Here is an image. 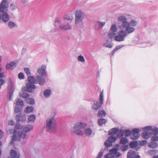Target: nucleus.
<instances>
[{
	"label": "nucleus",
	"mask_w": 158,
	"mask_h": 158,
	"mask_svg": "<svg viewBox=\"0 0 158 158\" xmlns=\"http://www.w3.org/2000/svg\"><path fill=\"white\" fill-rule=\"evenodd\" d=\"M27 89L26 91L28 92H31L33 89L36 88V86L34 84L27 83L26 85Z\"/></svg>",
	"instance_id": "nucleus-16"
},
{
	"label": "nucleus",
	"mask_w": 158,
	"mask_h": 158,
	"mask_svg": "<svg viewBox=\"0 0 158 158\" xmlns=\"http://www.w3.org/2000/svg\"><path fill=\"white\" fill-rule=\"evenodd\" d=\"M24 70L27 75H30L31 74L30 70L28 68H25L24 69Z\"/></svg>",
	"instance_id": "nucleus-58"
},
{
	"label": "nucleus",
	"mask_w": 158,
	"mask_h": 158,
	"mask_svg": "<svg viewBox=\"0 0 158 158\" xmlns=\"http://www.w3.org/2000/svg\"><path fill=\"white\" fill-rule=\"evenodd\" d=\"M106 114V113L105 111L102 110H99L98 113L97 114V115L99 117H105Z\"/></svg>",
	"instance_id": "nucleus-34"
},
{
	"label": "nucleus",
	"mask_w": 158,
	"mask_h": 158,
	"mask_svg": "<svg viewBox=\"0 0 158 158\" xmlns=\"http://www.w3.org/2000/svg\"><path fill=\"white\" fill-rule=\"evenodd\" d=\"M22 111V108L21 107H19L17 106H15V107L14 112L15 113H19Z\"/></svg>",
	"instance_id": "nucleus-43"
},
{
	"label": "nucleus",
	"mask_w": 158,
	"mask_h": 158,
	"mask_svg": "<svg viewBox=\"0 0 158 158\" xmlns=\"http://www.w3.org/2000/svg\"><path fill=\"white\" fill-rule=\"evenodd\" d=\"M87 124L85 123L78 122L74 125L72 131L73 133L79 135H83L84 132L81 129L85 127Z\"/></svg>",
	"instance_id": "nucleus-3"
},
{
	"label": "nucleus",
	"mask_w": 158,
	"mask_h": 158,
	"mask_svg": "<svg viewBox=\"0 0 158 158\" xmlns=\"http://www.w3.org/2000/svg\"><path fill=\"white\" fill-rule=\"evenodd\" d=\"M99 102L101 105L103 103V95L102 92L100 94Z\"/></svg>",
	"instance_id": "nucleus-51"
},
{
	"label": "nucleus",
	"mask_w": 158,
	"mask_h": 158,
	"mask_svg": "<svg viewBox=\"0 0 158 158\" xmlns=\"http://www.w3.org/2000/svg\"><path fill=\"white\" fill-rule=\"evenodd\" d=\"M115 33L114 32L112 31L109 33V38H114H114L115 36H117L118 35H117L115 36ZM114 40H115V39Z\"/></svg>",
	"instance_id": "nucleus-53"
},
{
	"label": "nucleus",
	"mask_w": 158,
	"mask_h": 158,
	"mask_svg": "<svg viewBox=\"0 0 158 158\" xmlns=\"http://www.w3.org/2000/svg\"><path fill=\"white\" fill-rule=\"evenodd\" d=\"M35 116L34 115H30L28 117V122L30 123L33 122L35 119Z\"/></svg>",
	"instance_id": "nucleus-35"
},
{
	"label": "nucleus",
	"mask_w": 158,
	"mask_h": 158,
	"mask_svg": "<svg viewBox=\"0 0 158 158\" xmlns=\"http://www.w3.org/2000/svg\"><path fill=\"white\" fill-rule=\"evenodd\" d=\"M14 122L12 120H9L8 122V124L9 125L13 126L14 125Z\"/></svg>",
	"instance_id": "nucleus-59"
},
{
	"label": "nucleus",
	"mask_w": 158,
	"mask_h": 158,
	"mask_svg": "<svg viewBox=\"0 0 158 158\" xmlns=\"http://www.w3.org/2000/svg\"><path fill=\"white\" fill-rule=\"evenodd\" d=\"M152 134L148 131H144L141 134V136L144 139H148L151 136Z\"/></svg>",
	"instance_id": "nucleus-23"
},
{
	"label": "nucleus",
	"mask_w": 158,
	"mask_h": 158,
	"mask_svg": "<svg viewBox=\"0 0 158 158\" xmlns=\"http://www.w3.org/2000/svg\"><path fill=\"white\" fill-rule=\"evenodd\" d=\"M72 26L69 23L66 24H62L59 26V28L63 31L70 30L71 29Z\"/></svg>",
	"instance_id": "nucleus-15"
},
{
	"label": "nucleus",
	"mask_w": 158,
	"mask_h": 158,
	"mask_svg": "<svg viewBox=\"0 0 158 158\" xmlns=\"http://www.w3.org/2000/svg\"><path fill=\"white\" fill-rule=\"evenodd\" d=\"M127 139L126 137H123L121 138L120 141L121 144H125L128 142Z\"/></svg>",
	"instance_id": "nucleus-44"
},
{
	"label": "nucleus",
	"mask_w": 158,
	"mask_h": 158,
	"mask_svg": "<svg viewBox=\"0 0 158 158\" xmlns=\"http://www.w3.org/2000/svg\"><path fill=\"white\" fill-rule=\"evenodd\" d=\"M106 122V120L103 118H101L98 120V123L100 126H102L104 124H105Z\"/></svg>",
	"instance_id": "nucleus-42"
},
{
	"label": "nucleus",
	"mask_w": 158,
	"mask_h": 158,
	"mask_svg": "<svg viewBox=\"0 0 158 158\" xmlns=\"http://www.w3.org/2000/svg\"><path fill=\"white\" fill-rule=\"evenodd\" d=\"M136 153L133 150H130L128 152L127 158H134L135 156Z\"/></svg>",
	"instance_id": "nucleus-25"
},
{
	"label": "nucleus",
	"mask_w": 158,
	"mask_h": 158,
	"mask_svg": "<svg viewBox=\"0 0 158 158\" xmlns=\"http://www.w3.org/2000/svg\"><path fill=\"white\" fill-rule=\"evenodd\" d=\"M85 14L81 10H78L75 11V23L76 25L82 23L85 18Z\"/></svg>",
	"instance_id": "nucleus-4"
},
{
	"label": "nucleus",
	"mask_w": 158,
	"mask_h": 158,
	"mask_svg": "<svg viewBox=\"0 0 158 158\" xmlns=\"http://www.w3.org/2000/svg\"><path fill=\"white\" fill-rule=\"evenodd\" d=\"M152 126H147L144 127L143 128V130L144 131H152Z\"/></svg>",
	"instance_id": "nucleus-49"
},
{
	"label": "nucleus",
	"mask_w": 158,
	"mask_h": 158,
	"mask_svg": "<svg viewBox=\"0 0 158 158\" xmlns=\"http://www.w3.org/2000/svg\"><path fill=\"white\" fill-rule=\"evenodd\" d=\"M61 22L62 20L60 18H56L55 19L54 25L55 27H58L59 28V26L62 24H61Z\"/></svg>",
	"instance_id": "nucleus-19"
},
{
	"label": "nucleus",
	"mask_w": 158,
	"mask_h": 158,
	"mask_svg": "<svg viewBox=\"0 0 158 158\" xmlns=\"http://www.w3.org/2000/svg\"><path fill=\"white\" fill-rule=\"evenodd\" d=\"M148 146L151 148H153L157 147L158 144L156 142L152 141L151 143H148Z\"/></svg>",
	"instance_id": "nucleus-29"
},
{
	"label": "nucleus",
	"mask_w": 158,
	"mask_h": 158,
	"mask_svg": "<svg viewBox=\"0 0 158 158\" xmlns=\"http://www.w3.org/2000/svg\"><path fill=\"white\" fill-rule=\"evenodd\" d=\"M26 101L27 103L31 105L34 104L35 103L34 100L32 98H27L26 99Z\"/></svg>",
	"instance_id": "nucleus-38"
},
{
	"label": "nucleus",
	"mask_w": 158,
	"mask_h": 158,
	"mask_svg": "<svg viewBox=\"0 0 158 158\" xmlns=\"http://www.w3.org/2000/svg\"><path fill=\"white\" fill-rule=\"evenodd\" d=\"M9 2L8 0H2L0 3V12L2 13L8 12Z\"/></svg>",
	"instance_id": "nucleus-7"
},
{
	"label": "nucleus",
	"mask_w": 158,
	"mask_h": 158,
	"mask_svg": "<svg viewBox=\"0 0 158 158\" xmlns=\"http://www.w3.org/2000/svg\"><path fill=\"white\" fill-rule=\"evenodd\" d=\"M77 60L82 63H84L85 62V59L83 56L80 55L77 57Z\"/></svg>",
	"instance_id": "nucleus-47"
},
{
	"label": "nucleus",
	"mask_w": 158,
	"mask_h": 158,
	"mask_svg": "<svg viewBox=\"0 0 158 158\" xmlns=\"http://www.w3.org/2000/svg\"><path fill=\"white\" fill-rule=\"evenodd\" d=\"M18 136L19 138L22 139H24L27 137V134L24 131H20L18 132Z\"/></svg>",
	"instance_id": "nucleus-22"
},
{
	"label": "nucleus",
	"mask_w": 158,
	"mask_h": 158,
	"mask_svg": "<svg viewBox=\"0 0 158 158\" xmlns=\"http://www.w3.org/2000/svg\"><path fill=\"white\" fill-rule=\"evenodd\" d=\"M103 46L104 47H106L107 48H111L112 47L113 45L111 44L110 43H109L108 42H106V43H103Z\"/></svg>",
	"instance_id": "nucleus-54"
},
{
	"label": "nucleus",
	"mask_w": 158,
	"mask_h": 158,
	"mask_svg": "<svg viewBox=\"0 0 158 158\" xmlns=\"http://www.w3.org/2000/svg\"><path fill=\"white\" fill-rule=\"evenodd\" d=\"M120 133V135L119 136H122L123 135V134H124L126 136L128 137L129 135L131 136V131L129 130H125L123 131L122 130H121L119 131Z\"/></svg>",
	"instance_id": "nucleus-20"
},
{
	"label": "nucleus",
	"mask_w": 158,
	"mask_h": 158,
	"mask_svg": "<svg viewBox=\"0 0 158 158\" xmlns=\"http://www.w3.org/2000/svg\"><path fill=\"white\" fill-rule=\"evenodd\" d=\"M44 76L37 75L36 76V83L40 85H44L46 82V80Z\"/></svg>",
	"instance_id": "nucleus-10"
},
{
	"label": "nucleus",
	"mask_w": 158,
	"mask_h": 158,
	"mask_svg": "<svg viewBox=\"0 0 158 158\" xmlns=\"http://www.w3.org/2000/svg\"><path fill=\"white\" fill-rule=\"evenodd\" d=\"M10 83L11 86V89L9 91L8 95L9 99L10 101L12 100V97L13 96V93L14 91V89L13 87L12 82V81H10Z\"/></svg>",
	"instance_id": "nucleus-21"
},
{
	"label": "nucleus",
	"mask_w": 158,
	"mask_h": 158,
	"mask_svg": "<svg viewBox=\"0 0 158 158\" xmlns=\"http://www.w3.org/2000/svg\"><path fill=\"white\" fill-rule=\"evenodd\" d=\"M140 130L138 128H135L132 129L131 134V135L130 138L133 140H136L139 137Z\"/></svg>",
	"instance_id": "nucleus-9"
},
{
	"label": "nucleus",
	"mask_w": 158,
	"mask_h": 158,
	"mask_svg": "<svg viewBox=\"0 0 158 158\" xmlns=\"http://www.w3.org/2000/svg\"><path fill=\"white\" fill-rule=\"evenodd\" d=\"M19 95L20 97L24 98H27L29 96V95L26 93L22 92L19 93Z\"/></svg>",
	"instance_id": "nucleus-48"
},
{
	"label": "nucleus",
	"mask_w": 158,
	"mask_h": 158,
	"mask_svg": "<svg viewBox=\"0 0 158 158\" xmlns=\"http://www.w3.org/2000/svg\"><path fill=\"white\" fill-rule=\"evenodd\" d=\"M3 134V131L2 130H0V139L2 137Z\"/></svg>",
	"instance_id": "nucleus-63"
},
{
	"label": "nucleus",
	"mask_w": 158,
	"mask_h": 158,
	"mask_svg": "<svg viewBox=\"0 0 158 158\" xmlns=\"http://www.w3.org/2000/svg\"><path fill=\"white\" fill-rule=\"evenodd\" d=\"M110 30L112 31L116 32L117 30V28L115 24L112 25L111 28Z\"/></svg>",
	"instance_id": "nucleus-52"
},
{
	"label": "nucleus",
	"mask_w": 158,
	"mask_h": 158,
	"mask_svg": "<svg viewBox=\"0 0 158 158\" xmlns=\"http://www.w3.org/2000/svg\"><path fill=\"white\" fill-rule=\"evenodd\" d=\"M127 17L124 15H120L118 17V26L120 30L125 29L127 22Z\"/></svg>",
	"instance_id": "nucleus-5"
},
{
	"label": "nucleus",
	"mask_w": 158,
	"mask_h": 158,
	"mask_svg": "<svg viewBox=\"0 0 158 158\" xmlns=\"http://www.w3.org/2000/svg\"><path fill=\"white\" fill-rule=\"evenodd\" d=\"M28 81L29 83H36V77L32 76H29L28 77Z\"/></svg>",
	"instance_id": "nucleus-27"
},
{
	"label": "nucleus",
	"mask_w": 158,
	"mask_h": 158,
	"mask_svg": "<svg viewBox=\"0 0 158 158\" xmlns=\"http://www.w3.org/2000/svg\"><path fill=\"white\" fill-rule=\"evenodd\" d=\"M4 83L3 79H0V86L2 85Z\"/></svg>",
	"instance_id": "nucleus-64"
},
{
	"label": "nucleus",
	"mask_w": 158,
	"mask_h": 158,
	"mask_svg": "<svg viewBox=\"0 0 158 158\" xmlns=\"http://www.w3.org/2000/svg\"><path fill=\"white\" fill-rule=\"evenodd\" d=\"M103 150L102 149L100 150L99 152V154L97 157V158H101L102 155L103 154Z\"/></svg>",
	"instance_id": "nucleus-57"
},
{
	"label": "nucleus",
	"mask_w": 158,
	"mask_h": 158,
	"mask_svg": "<svg viewBox=\"0 0 158 158\" xmlns=\"http://www.w3.org/2000/svg\"><path fill=\"white\" fill-rule=\"evenodd\" d=\"M18 77L20 79H23L24 78V75L23 73H20L18 75Z\"/></svg>",
	"instance_id": "nucleus-60"
},
{
	"label": "nucleus",
	"mask_w": 158,
	"mask_h": 158,
	"mask_svg": "<svg viewBox=\"0 0 158 158\" xmlns=\"http://www.w3.org/2000/svg\"><path fill=\"white\" fill-rule=\"evenodd\" d=\"M34 108L32 106H27L24 110V112L27 114H29L32 112Z\"/></svg>",
	"instance_id": "nucleus-30"
},
{
	"label": "nucleus",
	"mask_w": 158,
	"mask_h": 158,
	"mask_svg": "<svg viewBox=\"0 0 158 158\" xmlns=\"http://www.w3.org/2000/svg\"><path fill=\"white\" fill-rule=\"evenodd\" d=\"M92 130L90 128H87L84 130V133L85 135L88 136H90L92 134Z\"/></svg>",
	"instance_id": "nucleus-28"
},
{
	"label": "nucleus",
	"mask_w": 158,
	"mask_h": 158,
	"mask_svg": "<svg viewBox=\"0 0 158 158\" xmlns=\"http://www.w3.org/2000/svg\"><path fill=\"white\" fill-rule=\"evenodd\" d=\"M13 129H10L7 131V133L9 134H11L13 132Z\"/></svg>",
	"instance_id": "nucleus-62"
},
{
	"label": "nucleus",
	"mask_w": 158,
	"mask_h": 158,
	"mask_svg": "<svg viewBox=\"0 0 158 158\" xmlns=\"http://www.w3.org/2000/svg\"><path fill=\"white\" fill-rule=\"evenodd\" d=\"M14 104H15L17 106H23L24 105L23 101L19 98H17L15 100L14 102Z\"/></svg>",
	"instance_id": "nucleus-24"
},
{
	"label": "nucleus",
	"mask_w": 158,
	"mask_h": 158,
	"mask_svg": "<svg viewBox=\"0 0 158 158\" xmlns=\"http://www.w3.org/2000/svg\"><path fill=\"white\" fill-rule=\"evenodd\" d=\"M33 128V127L32 125L29 124L26 125L23 127V130L25 132H29L32 131Z\"/></svg>",
	"instance_id": "nucleus-18"
},
{
	"label": "nucleus",
	"mask_w": 158,
	"mask_h": 158,
	"mask_svg": "<svg viewBox=\"0 0 158 158\" xmlns=\"http://www.w3.org/2000/svg\"><path fill=\"white\" fill-rule=\"evenodd\" d=\"M10 18L8 12L2 13L1 17V20L5 23L8 22L10 19Z\"/></svg>",
	"instance_id": "nucleus-14"
},
{
	"label": "nucleus",
	"mask_w": 158,
	"mask_h": 158,
	"mask_svg": "<svg viewBox=\"0 0 158 158\" xmlns=\"http://www.w3.org/2000/svg\"><path fill=\"white\" fill-rule=\"evenodd\" d=\"M15 118L17 122L21 121L23 122L26 120V117L24 114L20 113L16 115Z\"/></svg>",
	"instance_id": "nucleus-12"
},
{
	"label": "nucleus",
	"mask_w": 158,
	"mask_h": 158,
	"mask_svg": "<svg viewBox=\"0 0 158 158\" xmlns=\"http://www.w3.org/2000/svg\"><path fill=\"white\" fill-rule=\"evenodd\" d=\"M55 116L48 118L46 121V129L49 132H54L56 128V120L54 118Z\"/></svg>",
	"instance_id": "nucleus-2"
},
{
	"label": "nucleus",
	"mask_w": 158,
	"mask_h": 158,
	"mask_svg": "<svg viewBox=\"0 0 158 158\" xmlns=\"http://www.w3.org/2000/svg\"><path fill=\"white\" fill-rule=\"evenodd\" d=\"M137 24V22L135 20H131L130 22L127 21L124 30H119L118 32V35L114 38L115 41L117 42L123 41L125 37L128 34L135 31L133 27Z\"/></svg>",
	"instance_id": "nucleus-1"
},
{
	"label": "nucleus",
	"mask_w": 158,
	"mask_h": 158,
	"mask_svg": "<svg viewBox=\"0 0 158 158\" xmlns=\"http://www.w3.org/2000/svg\"><path fill=\"white\" fill-rule=\"evenodd\" d=\"M116 139V138L115 136H111L109 137L107 141L104 143L105 146L107 147H111L112 145V143L114 142Z\"/></svg>",
	"instance_id": "nucleus-11"
},
{
	"label": "nucleus",
	"mask_w": 158,
	"mask_h": 158,
	"mask_svg": "<svg viewBox=\"0 0 158 158\" xmlns=\"http://www.w3.org/2000/svg\"><path fill=\"white\" fill-rule=\"evenodd\" d=\"M158 151L157 150L154 149H151L149 150L148 152V153L149 155H153L157 153Z\"/></svg>",
	"instance_id": "nucleus-45"
},
{
	"label": "nucleus",
	"mask_w": 158,
	"mask_h": 158,
	"mask_svg": "<svg viewBox=\"0 0 158 158\" xmlns=\"http://www.w3.org/2000/svg\"><path fill=\"white\" fill-rule=\"evenodd\" d=\"M124 46V45H119L118 46H117L114 49L113 51L112 52V55H113L114 52L116 51L117 50H118V49L121 48L123 47Z\"/></svg>",
	"instance_id": "nucleus-50"
},
{
	"label": "nucleus",
	"mask_w": 158,
	"mask_h": 158,
	"mask_svg": "<svg viewBox=\"0 0 158 158\" xmlns=\"http://www.w3.org/2000/svg\"><path fill=\"white\" fill-rule=\"evenodd\" d=\"M17 66V62L15 61H11L6 64V68L7 70L12 69L15 68Z\"/></svg>",
	"instance_id": "nucleus-13"
},
{
	"label": "nucleus",
	"mask_w": 158,
	"mask_h": 158,
	"mask_svg": "<svg viewBox=\"0 0 158 158\" xmlns=\"http://www.w3.org/2000/svg\"><path fill=\"white\" fill-rule=\"evenodd\" d=\"M138 143L137 141H131L129 144V146L131 148H135L138 145Z\"/></svg>",
	"instance_id": "nucleus-37"
},
{
	"label": "nucleus",
	"mask_w": 158,
	"mask_h": 158,
	"mask_svg": "<svg viewBox=\"0 0 158 158\" xmlns=\"http://www.w3.org/2000/svg\"><path fill=\"white\" fill-rule=\"evenodd\" d=\"M151 140L153 141H158V136L157 135H154L151 138Z\"/></svg>",
	"instance_id": "nucleus-56"
},
{
	"label": "nucleus",
	"mask_w": 158,
	"mask_h": 158,
	"mask_svg": "<svg viewBox=\"0 0 158 158\" xmlns=\"http://www.w3.org/2000/svg\"><path fill=\"white\" fill-rule=\"evenodd\" d=\"M128 145H123L121 146L120 148L121 151L124 152L128 149Z\"/></svg>",
	"instance_id": "nucleus-46"
},
{
	"label": "nucleus",
	"mask_w": 158,
	"mask_h": 158,
	"mask_svg": "<svg viewBox=\"0 0 158 158\" xmlns=\"http://www.w3.org/2000/svg\"><path fill=\"white\" fill-rule=\"evenodd\" d=\"M46 66L45 65L43 64L40 67L37 69V72L38 75L40 76L47 77V74L46 72Z\"/></svg>",
	"instance_id": "nucleus-8"
},
{
	"label": "nucleus",
	"mask_w": 158,
	"mask_h": 158,
	"mask_svg": "<svg viewBox=\"0 0 158 158\" xmlns=\"http://www.w3.org/2000/svg\"><path fill=\"white\" fill-rule=\"evenodd\" d=\"M17 8V4L15 3H12L10 6V8L11 11L15 10Z\"/></svg>",
	"instance_id": "nucleus-39"
},
{
	"label": "nucleus",
	"mask_w": 158,
	"mask_h": 158,
	"mask_svg": "<svg viewBox=\"0 0 158 158\" xmlns=\"http://www.w3.org/2000/svg\"><path fill=\"white\" fill-rule=\"evenodd\" d=\"M117 131L118 129L117 128H113L109 131V135L113 136L117 133Z\"/></svg>",
	"instance_id": "nucleus-32"
},
{
	"label": "nucleus",
	"mask_w": 158,
	"mask_h": 158,
	"mask_svg": "<svg viewBox=\"0 0 158 158\" xmlns=\"http://www.w3.org/2000/svg\"><path fill=\"white\" fill-rule=\"evenodd\" d=\"M63 19H64L69 21H72L73 19V17L72 16L66 14L64 16Z\"/></svg>",
	"instance_id": "nucleus-36"
},
{
	"label": "nucleus",
	"mask_w": 158,
	"mask_h": 158,
	"mask_svg": "<svg viewBox=\"0 0 158 158\" xmlns=\"http://www.w3.org/2000/svg\"><path fill=\"white\" fill-rule=\"evenodd\" d=\"M17 136H16V134L15 133V131H14L13 135L11 141L10 142V144H13L14 142L17 140Z\"/></svg>",
	"instance_id": "nucleus-41"
},
{
	"label": "nucleus",
	"mask_w": 158,
	"mask_h": 158,
	"mask_svg": "<svg viewBox=\"0 0 158 158\" xmlns=\"http://www.w3.org/2000/svg\"><path fill=\"white\" fill-rule=\"evenodd\" d=\"M119 145H117L116 148H114L110 151L109 153L106 155L105 158H114L115 156L118 157L121 155V154L118 152V149L117 147H119Z\"/></svg>",
	"instance_id": "nucleus-6"
},
{
	"label": "nucleus",
	"mask_w": 158,
	"mask_h": 158,
	"mask_svg": "<svg viewBox=\"0 0 158 158\" xmlns=\"http://www.w3.org/2000/svg\"><path fill=\"white\" fill-rule=\"evenodd\" d=\"M15 127L17 129H22V128L23 129V128L22 126H20V125H16Z\"/></svg>",
	"instance_id": "nucleus-61"
},
{
	"label": "nucleus",
	"mask_w": 158,
	"mask_h": 158,
	"mask_svg": "<svg viewBox=\"0 0 158 158\" xmlns=\"http://www.w3.org/2000/svg\"><path fill=\"white\" fill-rule=\"evenodd\" d=\"M105 24L104 22H97L95 24V29L96 30H98L100 28H102Z\"/></svg>",
	"instance_id": "nucleus-17"
},
{
	"label": "nucleus",
	"mask_w": 158,
	"mask_h": 158,
	"mask_svg": "<svg viewBox=\"0 0 158 158\" xmlns=\"http://www.w3.org/2000/svg\"><path fill=\"white\" fill-rule=\"evenodd\" d=\"M152 134L154 135H158V128L156 127L152 128Z\"/></svg>",
	"instance_id": "nucleus-40"
},
{
	"label": "nucleus",
	"mask_w": 158,
	"mask_h": 158,
	"mask_svg": "<svg viewBox=\"0 0 158 158\" xmlns=\"http://www.w3.org/2000/svg\"><path fill=\"white\" fill-rule=\"evenodd\" d=\"M51 90L49 89H47L44 92V95L45 98H48L50 96Z\"/></svg>",
	"instance_id": "nucleus-31"
},
{
	"label": "nucleus",
	"mask_w": 158,
	"mask_h": 158,
	"mask_svg": "<svg viewBox=\"0 0 158 158\" xmlns=\"http://www.w3.org/2000/svg\"><path fill=\"white\" fill-rule=\"evenodd\" d=\"M148 142L146 140H141L139 141V144L141 146H144L147 144Z\"/></svg>",
	"instance_id": "nucleus-55"
},
{
	"label": "nucleus",
	"mask_w": 158,
	"mask_h": 158,
	"mask_svg": "<svg viewBox=\"0 0 158 158\" xmlns=\"http://www.w3.org/2000/svg\"><path fill=\"white\" fill-rule=\"evenodd\" d=\"M7 25L8 27L10 29H12L14 27H17V25L15 23L11 21L9 22L8 23Z\"/></svg>",
	"instance_id": "nucleus-33"
},
{
	"label": "nucleus",
	"mask_w": 158,
	"mask_h": 158,
	"mask_svg": "<svg viewBox=\"0 0 158 158\" xmlns=\"http://www.w3.org/2000/svg\"><path fill=\"white\" fill-rule=\"evenodd\" d=\"M101 106V105H100L99 102H98L94 103L92 105V108L95 110L98 109Z\"/></svg>",
	"instance_id": "nucleus-26"
}]
</instances>
